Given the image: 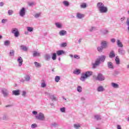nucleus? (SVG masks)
<instances>
[{"label":"nucleus","instance_id":"nucleus-1","mask_svg":"<svg viewBox=\"0 0 129 129\" xmlns=\"http://www.w3.org/2000/svg\"><path fill=\"white\" fill-rule=\"evenodd\" d=\"M106 56L101 55L99 56L96 59L95 63L93 64V68L95 69L97 66H99L101 63L104 62Z\"/></svg>","mask_w":129,"mask_h":129},{"label":"nucleus","instance_id":"nucleus-2","mask_svg":"<svg viewBox=\"0 0 129 129\" xmlns=\"http://www.w3.org/2000/svg\"><path fill=\"white\" fill-rule=\"evenodd\" d=\"M93 73L91 71H87L82 74L81 77L80 78L81 81H85L89 77L92 76Z\"/></svg>","mask_w":129,"mask_h":129},{"label":"nucleus","instance_id":"nucleus-3","mask_svg":"<svg viewBox=\"0 0 129 129\" xmlns=\"http://www.w3.org/2000/svg\"><path fill=\"white\" fill-rule=\"evenodd\" d=\"M35 118L38 120H40L41 121H45L46 120V117H45V115L42 112H39L37 115L35 116Z\"/></svg>","mask_w":129,"mask_h":129},{"label":"nucleus","instance_id":"nucleus-4","mask_svg":"<svg viewBox=\"0 0 129 129\" xmlns=\"http://www.w3.org/2000/svg\"><path fill=\"white\" fill-rule=\"evenodd\" d=\"M31 80V75H26L24 76V79H21L20 80V82H22V83H24L25 81L26 82H29V81Z\"/></svg>","mask_w":129,"mask_h":129},{"label":"nucleus","instance_id":"nucleus-5","mask_svg":"<svg viewBox=\"0 0 129 129\" xmlns=\"http://www.w3.org/2000/svg\"><path fill=\"white\" fill-rule=\"evenodd\" d=\"M12 34H14L15 37L18 38L20 36V32H19V29L17 28H13L12 30Z\"/></svg>","mask_w":129,"mask_h":129},{"label":"nucleus","instance_id":"nucleus-6","mask_svg":"<svg viewBox=\"0 0 129 129\" xmlns=\"http://www.w3.org/2000/svg\"><path fill=\"white\" fill-rule=\"evenodd\" d=\"M1 92L4 97H8L9 96V92L8 89L4 88L1 90Z\"/></svg>","mask_w":129,"mask_h":129},{"label":"nucleus","instance_id":"nucleus-7","mask_svg":"<svg viewBox=\"0 0 129 129\" xmlns=\"http://www.w3.org/2000/svg\"><path fill=\"white\" fill-rule=\"evenodd\" d=\"M96 80H98V81H103L105 79V77H104L102 74H98L97 77L96 78Z\"/></svg>","mask_w":129,"mask_h":129},{"label":"nucleus","instance_id":"nucleus-8","mask_svg":"<svg viewBox=\"0 0 129 129\" xmlns=\"http://www.w3.org/2000/svg\"><path fill=\"white\" fill-rule=\"evenodd\" d=\"M19 15L20 17H25L26 16V8H22L19 12Z\"/></svg>","mask_w":129,"mask_h":129},{"label":"nucleus","instance_id":"nucleus-9","mask_svg":"<svg viewBox=\"0 0 129 129\" xmlns=\"http://www.w3.org/2000/svg\"><path fill=\"white\" fill-rule=\"evenodd\" d=\"M99 11L101 14H105L108 12V9H107V7L104 6L102 8L100 9Z\"/></svg>","mask_w":129,"mask_h":129},{"label":"nucleus","instance_id":"nucleus-10","mask_svg":"<svg viewBox=\"0 0 129 129\" xmlns=\"http://www.w3.org/2000/svg\"><path fill=\"white\" fill-rule=\"evenodd\" d=\"M118 52L119 55H121L122 56L125 55V50H124L122 48H119L118 49Z\"/></svg>","mask_w":129,"mask_h":129},{"label":"nucleus","instance_id":"nucleus-11","mask_svg":"<svg viewBox=\"0 0 129 129\" xmlns=\"http://www.w3.org/2000/svg\"><path fill=\"white\" fill-rule=\"evenodd\" d=\"M17 62H18L19 67H21V66L23 65V58H22L21 56L18 57L17 59Z\"/></svg>","mask_w":129,"mask_h":129},{"label":"nucleus","instance_id":"nucleus-12","mask_svg":"<svg viewBox=\"0 0 129 129\" xmlns=\"http://www.w3.org/2000/svg\"><path fill=\"white\" fill-rule=\"evenodd\" d=\"M107 44L108 42L106 41H103L101 42V46L104 48L105 49L107 47Z\"/></svg>","mask_w":129,"mask_h":129},{"label":"nucleus","instance_id":"nucleus-13","mask_svg":"<svg viewBox=\"0 0 129 129\" xmlns=\"http://www.w3.org/2000/svg\"><path fill=\"white\" fill-rule=\"evenodd\" d=\"M56 53L57 56H61V55H63L65 54V51H64L63 50H57Z\"/></svg>","mask_w":129,"mask_h":129},{"label":"nucleus","instance_id":"nucleus-14","mask_svg":"<svg viewBox=\"0 0 129 129\" xmlns=\"http://www.w3.org/2000/svg\"><path fill=\"white\" fill-rule=\"evenodd\" d=\"M104 6V4H103V3H102L101 2H99L97 4V8L98 10H99L100 9L103 8Z\"/></svg>","mask_w":129,"mask_h":129},{"label":"nucleus","instance_id":"nucleus-15","mask_svg":"<svg viewBox=\"0 0 129 129\" xmlns=\"http://www.w3.org/2000/svg\"><path fill=\"white\" fill-rule=\"evenodd\" d=\"M109 57L111 59H112V58H114V57H115V53H114V51L112 50L110 52Z\"/></svg>","mask_w":129,"mask_h":129},{"label":"nucleus","instance_id":"nucleus-16","mask_svg":"<svg viewBox=\"0 0 129 129\" xmlns=\"http://www.w3.org/2000/svg\"><path fill=\"white\" fill-rule=\"evenodd\" d=\"M12 95H15L16 96H18V95H20V90H14L12 91Z\"/></svg>","mask_w":129,"mask_h":129},{"label":"nucleus","instance_id":"nucleus-17","mask_svg":"<svg viewBox=\"0 0 129 129\" xmlns=\"http://www.w3.org/2000/svg\"><path fill=\"white\" fill-rule=\"evenodd\" d=\"M44 59L46 61H49L50 59H51V55L49 54H45L44 55Z\"/></svg>","mask_w":129,"mask_h":129},{"label":"nucleus","instance_id":"nucleus-18","mask_svg":"<svg viewBox=\"0 0 129 129\" xmlns=\"http://www.w3.org/2000/svg\"><path fill=\"white\" fill-rule=\"evenodd\" d=\"M107 66L108 68H109L110 69H114L113 67V63L110 61H108L107 62Z\"/></svg>","mask_w":129,"mask_h":129},{"label":"nucleus","instance_id":"nucleus-19","mask_svg":"<svg viewBox=\"0 0 129 129\" xmlns=\"http://www.w3.org/2000/svg\"><path fill=\"white\" fill-rule=\"evenodd\" d=\"M59 35H60V36H65V35H67V31L63 30H60L59 32Z\"/></svg>","mask_w":129,"mask_h":129},{"label":"nucleus","instance_id":"nucleus-20","mask_svg":"<svg viewBox=\"0 0 129 129\" xmlns=\"http://www.w3.org/2000/svg\"><path fill=\"white\" fill-rule=\"evenodd\" d=\"M40 55H41V53L40 52L36 51H33V57H39Z\"/></svg>","mask_w":129,"mask_h":129},{"label":"nucleus","instance_id":"nucleus-21","mask_svg":"<svg viewBox=\"0 0 129 129\" xmlns=\"http://www.w3.org/2000/svg\"><path fill=\"white\" fill-rule=\"evenodd\" d=\"M116 43L118 47H119V48H122L123 47V45L122 44V43L120 42V40L118 39L117 40Z\"/></svg>","mask_w":129,"mask_h":129},{"label":"nucleus","instance_id":"nucleus-22","mask_svg":"<svg viewBox=\"0 0 129 129\" xmlns=\"http://www.w3.org/2000/svg\"><path fill=\"white\" fill-rule=\"evenodd\" d=\"M97 90L98 92H102L104 91V88H103V86H100L97 88Z\"/></svg>","mask_w":129,"mask_h":129},{"label":"nucleus","instance_id":"nucleus-23","mask_svg":"<svg viewBox=\"0 0 129 129\" xmlns=\"http://www.w3.org/2000/svg\"><path fill=\"white\" fill-rule=\"evenodd\" d=\"M77 18L78 19H82L83 18H84V15L82 14H81L80 13H78L77 14Z\"/></svg>","mask_w":129,"mask_h":129},{"label":"nucleus","instance_id":"nucleus-24","mask_svg":"<svg viewBox=\"0 0 129 129\" xmlns=\"http://www.w3.org/2000/svg\"><path fill=\"white\" fill-rule=\"evenodd\" d=\"M111 86L113 88H119V85L115 83H111Z\"/></svg>","mask_w":129,"mask_h":129},{"label":"nucleus","instance_id":"nucleus-25","mask_svg":"<svg viewBox=\"0 0 129 129\" xmlns=\"http://www.w3.org/2000/svg\"><path fill=\"white\" fill-rule=\"evenodd\" d=\"M20 49L21 50H23V51H24L25 52H27V51H28V48L25 45H21Z\"/></svg>","mask_w":129,"mask_h":129},{"label":"nucleus","instance_id":"nucleus-26","mask_svg":"<svg viewBox=\"0 0 129 129\" xmlns=\"http://www.w3.org/2000/svg\"><path fill=\"white\" fill-rule=\"evenodd\" d=\"M55 25L56 28H58V29H62V24L59 22H56L55 23Z\"/></svg>","mask_w":129,"mask_h":129},{"label":"nucleus","instance_id":"nucleus-27","mask_svg":"<svg viewBox=\"0 0 129 129\" xmlns=\"http://www.w3.org/2000/svg\"><path fill=\"white\" fill-rule=\"evenodd\" d=\"M115 61L116 65H119L120 64V60H119V58H118V56H116Z\"/></svg>","mask_w":129,"mask_h":129},{"label":"nucleus","instance_id":"nucleus-28","mask_svg":"<svg viewBox=\"0 0 129 129\" xmlns=\"http://www.w3.org/2000/svg\"><path fill=\"white\" fill-rule=\"evenodd\" d=\"M74 127L76 129H78L80 127H81V124L80 123H78L74 124Z\"/></svg>","mask_w":129,"mask_h":129},{"label":"nucleus","instance_id":"nucleus-29","mask_svg":"<svg viewBox=\"0 0 129 129\" xmlns=\"http://www.w3.org/2000/svg\"><path fill=\"white\" fill-rule=\"evenodd\" d=\"M104 49V48L103 47H102L101 46H98L97 48V50L98 52H99V53H101L103 51Z\"/></svg>","mask_w":129,"mask_h":129},{"label":"nucleus","instance_id":"nucleus-30","mask_svg":"<svg viewBox=\"0 0 129 129\" xmlns=\"http://www.w3.org/2000/svg\"><path fill=\"white\" fill-rule=\"evenodd\" d=\"M52 55V60H53V61H54V60H56V58H57V53H52L51 54Z\"/></svg>","mask_w":129,"mask_h":129},{"label":"nucleus","instance_id":"nucleus-31","mask_svg":"<svg viewBox=\"0 0 129 129\" xmlns=\"http://www.w3.org/2000/svg\"><path fill=\"white\" fill-rule=\"evenodd\" d=\"M34 64L35 67L37 68H39V67H42V64L37 61L34 62Z\"/></svg>","mask_w":129,"mask_h":129},{"label":"nucleus","instance_id":"nucleus-32","mask_svg":"<svg viewBox=\"0 0 129 129\" xmlns=\"http://www.w3.org/2000/svg\"><path fill=\"white\" fill-rule=\"evenodd\" d=\"M94 118H95V119H96V120H101V116H100L99 115H95L94 116Z\"/></svg>","mask_w":129,"mask_h":129},{"label":"nucleus","instance_id":"nucleus-33","mask_svg":"<svg viewBox=\"0 0 129 129\" xmlns=\"http://www.w3.org/2000/svg\"><path fill=\"white\" fill-rule=\"evenodd\" d=\"M63 5L65 6V7H69V5H70L69 4V2L67 1H64L62 2Z\"/></svg>","mask_w":129,"mask_h":129},{"label":"nucleus","instance_id":"nucleus-34","mask_svg":"<svg viewBox=\"0 0 129 129\" xmlns=\"http://www.w3.org/2000/svg\"><path fill=\"white\" fill-rule=\"evenodd\" d=\"M81 73L80 70H76L74 71V74H76V75H79Z\"/></svg>","mask_w":129,"mask_h":129},{"label":"nucleus","instance_id":"nucleus-35","mask_svg":"<svg viewBox=\"0 0 129 129\" xmlns=\"http://www.w3.org/2000/svg\"><path fill=\"white\" fill-rule=\"evenodd\" d=\"M50 98H51L52 101H56V100H57L56 97H55V95H51Z\"/></svg>","mask_w":129,"mask_h":129},{"label":"nucleus","instance_id":"nucleus-36","mask_svg":"<svg viewBox=\"0 0 129 129\" xmlns=\"http://www.w3.org/2000/svg\"><path fill=\"white\" fill-rule=\"evenodd\" d=\"M27 29L28 32H30V33L34 31V28H33V27H27Z\"/></svg>","mask_w":129,"mask_h":129},{"label":"nucleus","instance_id":"nucleus-37","mask_svg":"<svg viewBox=\"0 0 129 129\" xmlns=\"http://www.w3.org/2000/svg\"><path fill=\"white\" fill-rule=\"evenodd\" d=\"M78 92H82V87L80 86H78L77 89Z\"/></svg>","mask_w":129,"mask_h":129},{"label":"nucleus","instance_id":"nucleus-38","mask_svg":"<svg viewBox=\"0 0 129 129\" xmlns=\"http://www.w3.org/2000/svg\"><path fill=\"white\" fill-rule=\"evenodd\" d=\"M9 55L11 56H15V51L14 50H10Z\"/></svg>","mask_w":129,"mask_h":129},{"label":"nucleus","instance_id":"nucleus-39","mask_svg":"<svg viewBox=\"0 0 129 129\" xmlns=\"http://www.w3.org/2000/svg\"><path fill=\"white\" fill-rule=\"evenodd\" d=\"M11 44V42L9 40H6L4 42L5 46H9Z\"/></svg>","mask_w":129,"mask_h":129},{"label":"nucleus","instance_id":"nucleus-40","mask_svg":"<svg viewBox=\"0 0 129 129\" xmlns=\"http://www.w3.org/2000/svg\"><path fill=\"white\" fill-rule=\"evenodd\" d=\"M39 17H41V13H36L34 15V18L36 19H38V18H39Z\"/></svg>","mask_w":129,"mask_h":129},{"label":"nucleus","instance_id":"nucleus-41","mask_svg":"<svg viewBox=\"0 0 129 129\" xmlns=\"http://www.w3.org/2000/svg\"><path fill=\"white\" fill-rule=\"evenodd\" d=\"M46 86H47V85L46 84V83L45 82L41 83V87H42V88H45Z\"/></svg>","mask_w":129,"mask_h":129},{"label":"nucleus","instance_id":"nucleus-42","mask_svg":"<svg viewBox=\"0 0 129 129\" xmlns=\"http://www.w3.org/2000/svg\"><path fill=\"white\" fill-rule=\"evenodd\" d=\"M8 13L9 16H12V15L14 14V11L12 10H9L8 12Z\"/></svg>","mask_w":129,"mask_h":129},{"label":"nucleus","instance_id":"nucleus-43","mask_svg":"<svg viewBox=\"0 0 129 129\" xmlns=\"http://www.w3.org/2000/svg\"><path fill=\"white\" fill-rule=\"evenodd\" d=\"M60 77L56 76L55 78V82H58V81H60Z\"/></svg>","mask_w":129,"mask_h":129},{"label":"nucleus","instance_id":"nucleus-44","mask_svg":"<svg viewBox=\"0 0 129 129\" xmlns=\"http://www.w3.org/2000/svg\"><path fill=\"white\" fill-rule=\"evenodd\" d=\"M67 46V43L63 42L60 44V47L62 48H64V47H66Z\"/></svg>","mask_w":129,"mask_h":129},{"label":"nucleus","instance_id":"nucleus-45","mask_svg":"<svg viewBox=\"0 0 129 129\" xmlns=\"http://www.w3.org/2000/svg\"><path fill=\"white\" fill-rule=\"evenodd\" d=\"M108 33H109V32L108 31V30L105 29V30H104L103 31H102V34L103 35H107V34H108Z\"/></svg>","mask_w":129,"mask_h":129},{"label":"nucleus","instance_id":"nucleus-46","mask_svg":"<svg viewBox=\"0 0 129 129\" xmlns=\"http://www.w3.org/2000/svg\"><path fill=\"white\" fill-rule=\"evenodd\" d=\"M29 7H32L33 6H36V3L35 2H30L28 3Z\"/></svg>","mask_w":129,"mask_h":129},{"label":"nucleus","instance_id":"nucleus-47","mask_svg":"<svg viewBox=\"0 0 129 129\" xmlns=\"http://www.w3.org/2000/svg\"><path fill=\"white\" fill-rule=\"evenodd\" d=\"M38 127V125L36 123H33L31 125V128H36V127Z\"/></svg>","mask_w":129,"mask_h":129},{"label":"nucleus","instance_id":"nucleus-48","mask_svg":"<svg viewBox=\"0 0 129 129\" xmlns=\"http://www.w3.org/2000/svg\"><path fill=\"white\" fill-rule=\"evenodd\" d=\"M60 110L61 112H65L66 111V107H62L60 109Z\"/></svg>","mask_w":129,"mask_h":129},{"label":"nucleus","instance_id":"nucleus-49","mask_svg":"<svg viewBox=\"0 0 129 129\" xmlns=\"http://www.w3.org/2000/svg\"><path fill=\"white\" fill-rule=\"evenodd\" d=\"M8 117L7 115H4L3 117V120H6V119H8Z\"/></svg>","mask_w":129,"mask_h":129},{"label":"nucleus","instance_id":"nucleus-50","mask_svg":"<svg viewBox=\"0 0 129 129\" xmlns=\"http://www.w3.org/2000/svg\"><path fill=\"white\" fill-rule=\"evenodd\" d=\"M22 95L23 97H26L27 96V92L25 91H23Z\"/></svg>","mask_w":129,"mask_h":129},{"label":"nucleus","instance_id":"nucleus-51","mask_svg":"<svg viewBox=\"0 0 129 129\" xmlns=\"http://www.w3.org/2000/svg\"><path fill=\"white\" fill-rule=\"evenodd\" d=\"M74 58L75 59H77L78 60V59H80V57L79 56V55H77V54L74 55Z\"/></svg>","mask_w":129,"mask_h":129},{"label":"nucleus","instance_id":"nucleus-52","mask_svg":"<svg viewBox=\"0 0 129 129\" xmlns=\"http://www.w3.org/2000/svg\"><path fill=\"white\" fill-rule=\"evenodd\" d=\"M45 95H46V96H48L49 97H50L51 96V94H50L49 93H48L47 92H45Z\"/></svg>","mask_w":129,"mask_h":129},{"label":"nucleus","instance_id":"nucleus-53","mask_svg":"<svg viewBox=\"0 0 129 129\" xmlns=\"http://www.w3.org/2000/svg\"><path fill=\"white\" fill-rule=\"evenodd\" d=\"M32 114H34V115H38V112L36 111H33Z\"/></svg>","mask_w":129,"mask_h":129},{"label":"nucleus","instance_id":"nucleus-54","mask_svg":"<svg viewBox=\"0 0 129 129\" xmlns=\"http://www.w3.org/2000/svg\"><path fill=\"white\" fill-rule=\"evenodd\" d=\"M95 29V27H92L89 29V31H90V32H92V31H94Z\"/></svg>","mask_w":129,"mask_h":129},{"label":"nucleus","instance_id":"nucleus-55","mask_svg":"<svg viewBox=\"0 0 129 129\" xmlns=\"http://www.w3.org/2000/svg\"><path fill=\"white\" fill-rule=\"evenodd\" d=\"M81 8H86V4H84L81 5Z\"/></svg>","mask_w":129,"mask_h":129},{"label":"nucleus","instance_id":"nucleus-56","mask_svg":"<svg viewBox=\"0 0 129 129\" xmlns=\"http://www.w3.org/2000/svg\"><path fill=\"white\" fill-rule=\"evenodd\" d=\"M7 19H3L2 20V24H6V22H7Z\"/></svg>","mask_w":129,"mask_h":129},{"label":"nucleus","instance_id":"nucleus-57","mask_svg":"<svg viewBox=\"0 0 129 129\" xmlns=\"http://www.w3.org/2000/svg\"><path fill=\"white\" fill-rule=\"evenodd\" d=\"M111 43H115V39L114 38H112L111 39Z\"/></svg>","mask_w":129,"mask_h":129},{"label":"nucleus","instance_id":"nucleus-58","mask_svg":"<svg viewBox=\"0 0 129 129\" xmlns=\"http://www.w3.org/2000/svg\"><path fill=\"white\" fill-rule=\"evenodd\" d=\"M82 42V38H80L78 40V43L80 44Z\"/></svg>","mask_w":129,"mask_h":129},{"label":"nucleus","instance_id":"nucleus-59","mask_svg":"<svg viewBox=\"0 0 129 129\" xmlns=\"http://www.w3.org/2000/svg\"><path fill=\"white\" fill-rule=\"evenodd\" d=\"M117 129H121L120 125H117Z\"/></svg>","mask_w":129,"mask_h":129},{"label":"nucleus","instance_id":"nucleus-60","mask_svg":"<svg viewBox=\"0 0 129 129\" xmlns=\"http://www.w3.org/2000/svg\"><path fill=\"white\" fill-rule=\"evenodd\" d=\"M57 125H58V124H57L56 123H54L52 124V126H54V127L57 126Z\"/></svg>","mask_w":129,"mask_h":129},{"label":"nucleus","instance_id":"nucleus-61","mask_svg":"<svg viewBox=\"0 0 129 129\" xmlns=\"http://www.w3.org/2000/svg\"><path fill=\"white\" fill-rule=\"evenodd\" d=\"M0 7H4V3L3 2L0 3Z\"/></svg>","mask_w":129,"mask_h":129},{"label":"nucleus","instance_id":"nucleus-62","mask_svg":"<svg viewBox=\"0 0 129 129\" xmlns=\"http://www.w3.org/2000/svg\"><path fill=\"white\" fill-rule=\"evenodd\" d=\"M124 17H122V18H121L120 19L121 22H122V21H124Z\"/></svg>","mask_w":129,"mask_h":129},{"label":"nucleus","instance_id":"nucleus-63","mask_svg":"<svg viewBox=\"0 0 129 129\" xmlns=\"http://www.w3.org/2000/svg\"><path fill=\"white\" fill-rule=\"evenodd\" d=\"M81 100H82L83 101H84V100H85V98L84 97H82Z\"/></svg>","mask_w":129,"mask_h":129},{"label":"nucleus","instance_id":"nucleus-64","mask_svg":"<svg viewBox=\"0 0 129 129\" xmlns=\"http://www.w3.org/2000/svg\"><path fill=\"white\" fill-rule=\"evenodd\" d=\"M25 35H28V34H29V32H28V31H25Z\"/></svg>","mask_w":129,"mask_h":129}]
</instances>
